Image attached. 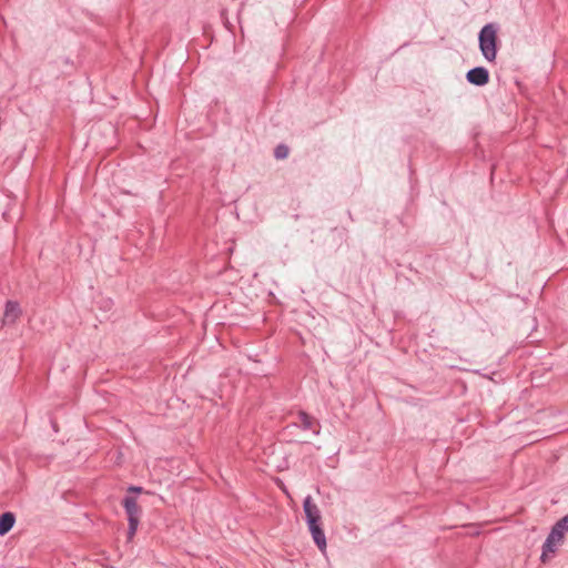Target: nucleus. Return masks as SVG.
Wrapping results in <instances>:
<instances>
[{
	"label": "nucleus",
	"instance_id": "f257e3e1",
	"mask_svg": "<svg viewBox=\"0 0 568 568\" xmlns=\"http://www.w3.org/2000/svg\"><path fill=\"white\" fill-rule=\"evenodd\" d=\"M303 509L305 513L308 530L315 545L322 552H325L327 545L324 530L321 527V510L318 509L317 505L313 503V499L310 495L306 496L303 500Z\"/></svg>",
	"mask_w": 568,
	"mask_h": 568
},
{
	"label": "nucleus",
	"instance_id": "f03ea898",
	"mask_svg": "<svg viewBox=\"0 0 568 568\" xmlns=\"http://www.w3.org/2000/svg\"><path fill=\"white\" fill-rule=\"evenodd\" d=\"M566 532H568V514L559 519L551 528L544 545L540 559L548 561L562 545Z\"/></svg>",
	"mask_w": 568,
	"mask_h": 568
},
{
	"label": "nucleus",
	"instance_id": "7ed1b4c3",
	"mask_svg": "<svg viewBox=\"0 0 568 568\" xmlns=\"http://www.w3.org/2000/svg\"><path fill=\"white\" fill-rule=\"evenodd\" d=\"M497 32L496 24L487 23L481 28L478 36L480 52L488 62H494L497 57Z\"/></svg>",
	"mask_w": 568,
	"mask_h": 568
},
{
	"label": "nucleus",
	"instance_id": "20e7f679",
	"mask_svg": "<svg viewBox=\"0 0 568 568\" xmlns=\"http://www.w3.org/2000/svg\"><path fill=\"white\" fill-rule=\"evenodd\" d=\"M122 504L129 521L128 536L129 539H132L139 527L141 508L138 506L136 499L130 496H126Z\"/></svg>",
	"mask_w": 568,
	"mask_h": 568
},
{
	"label": "nucleus",
	"instance_id": "39448f33",
	"mask_svg": "<svg viewBox=\"0 0 568 568\" xmlns=\"http://www.w3.org/2000/svg\"><path fill=\"white\" fill-rule=\"evenodd\" d=\"M466 79L471 84L483 87L489 81V72L484 67H476L467 72Z\"/></svg>",
	"mask_w": 568,
	"mask_h": 568
},
{
	"label": "nucleus",
	"instance_id": "423d86ee",
	"mask_svg": "<svg viewBox=\"0 0 568 568\" xmlns=\"http://www.w3.org/2000/svg\"><path fill=\"white\" fill-rule=\"evenodd\" d=\"M21 315L22 310L19 303L16 301H8L4 306L2 322L4 325H12L20 318Z\"/></svg>",
	"mask_w": 568,
	"mask_h": 568
},
{
	"label": "nucleus",
	"instance_id": "0eeeda50",
	"mask_svg": "<svg viewBox=\"0 0 568 568\" xmlns=\"http://www.w3.org/2000/svg\"><path fill=\"white\" fill-rule=\"evenodd\" d=\"M16 523V516L8 511L1 515L0 517V536H4L8 534Z\"/></svg>",
	"mask_w": 568,
	"mask_h": 568
},
{
	"label": "nucleus",
	"instance_id": "6e6552de",
	"mask_svg": "<svg viewBox=\"0 0 568 568\" xmlns=\"http://www.w3.org/2000/svg\"><path fill=\"white\" fill-rule=\"evenodd\" d=\"M298 423L302 428L304 429H311L314 424V419L306 413L300 412L298 413Z\"/></svg>",
	"mask_w": 568,
	"mask_h": 568
},
{
	"label": "nucleus",
	"instance_id": "1a4fd4ad",
	"mask_svg": "<svg viewBox=\"0 0 568 568\" xmlns=\"http://www.w3.org/2000/svg\"><path fill=\"white\" fill-rule=\"evenodd\" d=\"M274 155L278 160H283V159L287 158V155H288V148L286 145H284V144L277 145L275 151H274Z\"/></svg>",
	"mask_w": 568,
	"mask_h": 568
},
{
	"label": "nucleus",
	"instance_id": "9d476101",
	"mask_svg": "<svg viewBox=\"0 0 568 568\" xmlns=\"http://www.w3.org/2000/svg\"><path fill=\"white\" fill-rule=\"evenodd\" d=\"M129 491H133V493H141V491H142V488H141V487H138V486H130V487H129Z\"/></svg>",
	"mask_w": 568,
	"mask_h": 568
}]
</instances>
